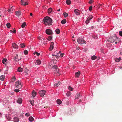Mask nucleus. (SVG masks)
Instances as JSON below:
<instances>
[{
	"label": "nucleus",
	"mask_w": 122,
	"mask_h": 122,
	"mask_svg": "<svg viewBox=\"0 0 122 122\" xmlns=\"http://www.w3.org/2000/svg\"><path fill=\"white\" fill-rule=\"evenodd\" d=\"M43 21L44 24L49 26L51 25L52 23V19L47 16L44 18Z\"/></svg>",
	"instance_id": "obj_1"
},
{
	"label": "nucleus",
	"mask_w": 122,
	"mask_h": 122,
	"mask_svg": "<svg viewBox=\"0 0 122 122\" xmlns=\"http://www.w3.org/2000/svg\"><path fill=\"white\" fill-rule=\"evenodd\" d=\"M117 38L116 36L114 35L113 36L110 37L108 39V41L112 43L116 40Z\"/></svg>",
	"instance_id": "obj_2"
},
{
	"label": "nucleus",
	"mask_w": 122,
	"mask_h": 122,
	"mask_svg": "<svg viewBox=\"0 0 122 122\" xmlns=\"http://www.w3.org/2000/svg\"><path fill=\"white\" fill-rule=\"evenodd\" d=\"M15 86L18 88H21L22 87V85L20 81H18L15 82Z\"/></svg>",
	"instance_id": "obj_3"
},
{
	"label": "nucleus",
	"mask_w": 122,
	"mask_h": 122,
	"mask_svg": "<svg viewBox=\"0 0 122 122\" xmlns=\"http://www.w3.org/2000/svg\"><path fill=\"white\" fill-rule=\"evenodd\" d=\"M77 41L78 43L80 44H86V41L84 40L81 37L79 38L77 40Z\"/></svg>",
	"instance_id": "obj_4"
},
{
	"label": "nucleus",
	"mask_w": 122,
	"mask_h": 122,
	"mask_svg": "<svg viewBox=\"0 0 122 122\" xmlns=\"http://www.w3.org/2000/svg\"><path fill=\"white\" fill-rule=\"evenodd\" d=\"M54 69H55V72L56 73L57 75V76H59V74L60 73V71L59 70V69L57 66L56 65H54Z\"/></svg>",
	"instance_id": "obj_5"
},
{
	"label": "nucleus",
	"mask_w": 122,
	"mask_h": 122,
	"mask_svg": "<svg viewBox=\"0 0 122 122\" xmlns=\"http://www.w3.org/2000/svg\"><path fill=\"white\" fill-rule=\"evenodd\" d=\"M21 59V57L20 56H18L17 54H16L14 58V60L15 61L18 62Z\"/></svg>",
	"instance_id": "obj_6"
},
{
	"label": "nucleus",
	"mask_w": 122,
	"mask_h": 122,
	"mask_svg": "<svg viewBox=\"0 0 122 122\" xmlns=\"http://www.w3.org/2000/svg\"><path fill=\"white\" fill-rule=\"evenodd\" d=\"M46 91L45 90H40L39 91V93L41 97H43L45 95Z\"/></svg>",
	"instance_id": "obj_7"
},
{
	"label": "nucleus",
	"mask_w": 122,
	"mask_h": 122,
	"mask_svg": "<svg viewBox=\"0 0 122 122\" xmlns=\"http://www.w3.org/2000/svg\"><path fill=\"white\" fill-rule=\"evenodd\" d=\"M46 33L48 35H51L53 33L52 31L49 29L46 30Z\"/></svg>",
	"instance_id": "obj_8"
},
{
	"label": "nucleus",
	"mask_w": 122,
	"mask_h": 122,
	"mask_svg": "<svg viewBox=\"0 0 122 122\" xmlns=\"http://www.w3.org/2000/svg\"><path fill=\"white\" fill-rule=\"evenodd\" d=\"M21 4L24 5H26L28 4V2L27 1H25L24 0H22L21 1Z\"/></svg>",
	"instance_id": "obj_9"
},
{
	"label": "nucleus",
	"mask_w": 122,
	"mask_h": 122,
	"mask_svg": "<svg viewBox=\"0 0 122 122\" xmlns=\"http://www.w3.org/2000/svg\"><path fill=\"white\" fill-rule=\"evenodd\" d=\"M52 63H51V62H50L48 64V67L50 68H54V66L55 65H53Z\"/></svg>",
	"instance_id": "obj_10"
},
{
	"label": "nucleus",
	"mask_w": 122,
	"mask_h": 122,
	"mask_svg": "<svg viewBox=\"0 0 122 122\" xmlns=\"http://www.w3.org/2000/svg\"><path fill=\"white\" fill-rule=\"evenodd\" d=\"M93 16L91 15L89 16L87 18L86 21V24H87L89 22V20L92 19Z\"/></svg>",
	"instance_id": "obj_11"
},
{
	"label": "nucleus",
	"mask_w": 122,
	"mask_h": 122,
	"mask_svg": "<svg viewBox=\"0 0 122 122\" xmlns=\"http://www.w3.org/2000/svg\"><path fill=\"white\" fill-rule=\"evenodd\" d=\"M21 11H17L16 13V15L18 17H19L20 15H21Z\"/></svg>",
	"instance_id": "obj_12"
},
{
	"label": "nucleus",
	"mask_w": 122,
	"mask_h": 122,
	"mask_svg": "<svg viewBox=\"0 0 122 122\" xmlns=\"http://www.w3.org/2000/svg\"><path fill=\"white\" fill-rule=\"evenodd\" d=\"M53 45H54V43L53 42H52L51 43L50 46L49 48V50H52L53 48Z\"/></svg>",
	"instance_id": "obj_13"
},
{
	"label": "nucleus",
	"mask_w": 122,
	"mask_h": 122,
	"mask_svg": "<svg viewBox=\"0 0 122 122\" xmlns=\"http://www.w3.org/2000/svg\"><path fill=\"white\" fill-rule=\"evenodd\" d=\"M76 15H79L80 14L79 10L77 9H75L74 11Z\"/></svg>",
	"instance_id": "obj_14"
},
{
	"label": "nucleus",
	"mask_w": 122,
	"mask_h": 122,
	"mask_svg": "<svg viewBox=\"0 0 122 122\" xmlns=\"http://www.w3.org/2000/svg\"><path fill=\"white\" fill-rule=\"evenodd\" d=\"M17 102L19 104H21L22 103V99L20 98H19L17 100Z\"/></svg>",
	"instance_id": "obj_15"
},
{
	"label": "nucleus",
	"mask_w": 122,
	"mask_h": 122,
	"mask_svg": "<svg viewBox=\"0 0 122 122\" xmlns=\"http://www.w3.org/2000/svg\"><path fill=\"white\" fill-rule=\"evenodd\" d=\"M12 46L14 48H17L18 47V46L16 45V44L15 43H13L12 44Z\"/></svg>",
	"instance_id": "obj_16"
},
{
	"label": "nucleus",
	"mask_w": 122,
	"mask_h": 122,
	"mask_svg": "<svg viewBox=\"0 0 122 122\" xmlns=\"http://www.w3.org/2000/svg\"><path fill=\"white\" fill-rule=\"evenodd\" d=\"M5 78V76L4 75H2L0 77V80H1L2 81L4 80Z\"/></svg>",
	"instance_id": "obj_17"
},
{
	"label": "nucleus",
	"mask_w": 122,
	"mask_h": 122,
	"mask_svg": "<svg viewBox=\"0 0 122 122\" xmlns=\"http://www.w3.org/2000/svg\"><path fill=\"white\" fill-rule=\"evenodd\" d=\"M61 83L60 81H58V82L55 83L54 85V86L56 87L58 86Z\"/></svg>",
	"instance_id": "obj_18"
},
{
	"label": "nucleus",
	"mask_w": 122,
	"mask_h": 122,
	"mask_svg": "<svg viewBox=\"0 0 122 122\" xmlns=\"http://www.w3.org/2000/svg\"><path fill=\"white\" fill-rule=\"evenodd\" d=\"M36 94V92H35V91L34 90L32 92V96L35 97Z\"/></svg>",
	"instance_id": "obj_19"
},
{
	"label": "nucleus",
	"mask_w": 122,
	"mask_h": 122,
	"mask_svg": "<svg viewBox=\"0 0 122 122\" xmlns=\"http://www.w3.org/2000/svg\"><path fill=\"white\" fill-rule=\"evenodd\" d=\"M7 61V59L6 58H5L3 59V60L2 61V63L4 64H5V62H6Z\"/></svg>",
	"instance_id": "obj_20"
},
{
	"label": "nucleus",
	"mask_w": 122,
	"mask_h": 122,
	"mask_svg": "<svg viewBox=\"0 0 122 122\" xmlns=\"http://www.w3.org/2000/svg\"><path fill=\"white\" fill-rule=\"evenodd\" d=\"M25 71L26 73L27 74L29 73L30 72V71L27 68H25Z\"/></svg>",
	"instance_id": "obj_21"
},
{
	"label": "nucleus",
	"mask_w": 122,
	"mask_h": 122,
	"mask_svg": "<svg viewBox=\"0 0 122 122\" xmlns=\"http://www.w3.org/2000/svg\"><path fill=\"white\" fill-rule=\"evenodd\" d=\"M59 54L60 56L59 57L61 56V57H62L63 56V55H64V53H61V51H60L59 52V53H58Z\"/></svg>",
	"instance_id": "obj_22"
},
{
	"label": "nucleus",
	"mask_w": 122,
	"mask_h": 122,
	"mask_svg": "<svg viewBox=\"0 0 122 122\" xmlns=\"http://www.w3.org/2000/svg\"><path fill=\"white\" fill-rule=\"evenodd\" d=\"M81 97V96L79 94V93H78L76 94L75 96L76 99H77L78 98H80Z\"/></svg>",
	"instance_id": "obj_23"
},
{
	"label": "nucleus",
	"mask_w": 122,
	"mask_h": 122,
	"mask_svg": "<svg viewBox=\"0 0 122 122\" xmlns=\"http://www.w3.org/2000/svg\"><path fill=\"white\" fill-rule=\"evenodd\" d=\"M19 118L16 117H15L14 118V121L15 122H18L19 121Z\"/></svg>",
	"instance_id": "obj_24"
},
{
	"label": "nucleus",
	"mask_w": 122,
	"mask_h": 122,
	"mask_svg": "<svg viewBox=\"0 0 122 122\" xmlns=\"http://www.w3.org/2000/svg\"><path fill=\"white\" fill-rule=\"evenodd\" d=\"M57 103L59 105L62 102L59 99H58L56 101Z\"/></svg>",
	"instance_id": "obj_25"
},
{
	"label": "nucleus",
	"mask_w": 122,
	"mask_h": 122,
	"mask_svg": "<svg viewBox=\"0 0 122 122\" xmlns=\"http://www.w3.org/2000/svg\"><path fill=\"white\" fill-rule=\"evenodd\" d=\"M12 8V6H11L10 7V9L8 10V11L9 12H10L11 10L12 11H13V9Z\"/></svg>",
	"instance_id": "obj_26"
},
{
	"label": "nucleus",
	"mask_w": 122,
	"mask_h": 122,
	"mask_svg": "<svg viewBox=\"0 0 122 122\" xmlns=\"http://www.w3.org/2000/svg\"><path fill=\"white\" fill-rule=\"evenodd\" d=\"M29 120L30 122H32L34 120V118L30 116L29 118Z\"/></svg>",
	"instance_id": "obj_27"
},
{
	"label": "nucleus",
	"mask_w": 122,
	"mask_h": 122,
	"mask_svg": "<svg viewBox=\"0 0 122 122\" xmlns=\"http://www.w3.org/2000/svg\"><path fill=\"white\" fill-rule=\"evenodd\" d=\"M80 71H78V72H76V73L75 75L77 77H78L80 75Z\"/></svg>",
	"instance_id": "obj_28"
},
{
	"label": "nucleus",
	"mask_w": 122,
	"mask_h": 122,
	"mask_svg": "<svg viewBox=\"0 0 122 122\" xmlns=\"http://www.w3.org/2000/svg\"><path fill=\"white\" fill-rule=\"evenodd\" d=\"M36 62L37 63V64L38 65L40 64L41 63V61H40V60H36Z\"/></svg>",
	"instance_id": "obj_29"
},
{
	"label": "nucleus",
	"mask_w": 122,
	"mask_h": 122,
	"mask_svg": "<svg viewBox=\"0 0 122 122\" xmlns=\"http://www.w3.org/2000/svg\"><path fill=\"white\" fill-rule=\"evenodd\" d=\"M56 59H54L51 61V62L53 64H55L56 62Z\"/></svg>",
	"instance_id": "obj_30"
},
{
	"label": "nucleus",
	"mask_w": 122,
	"mask_h": 122,
	"mask_svg": "<svg viewBox=\"0 0 122 122\" xmlns=\"http://www.w3.org/2000/svg\"><path fill=\"white\" fill-rule=\"evenodd\" d=\"M56 34H59L60 33V31L59 29H57L56 30Z\"/></svg>",
	"instance_id": "obj_31"
},
{
	"label": "nucleus",
	"mask_w": 122,
	"mask_h": 122,
	"mask_svg": "<svg viewBox=\"0 0 122 122\" xmlns=\"http://www.w3.org/2000/svg\"><path fill=\"white\" fill-rule=\"evenodd\" d=\"M23 69L21 67L19 68L17 70V71L18 72H20L22 71Z\"/></svg>",
	"instance_id": "obj_32"
},
{
	"label": "nucleus",
	"mask_w": 122,
	"mask_h": 122,
	"mask_svg": "<svg viewBox=\"0 0 122 122\" xmlns=\"http://www.w3.org/2000/svg\"><path fill=\"white\" fill-rule=\"evenodd\" d=\"M66 19H64L62 20L61 22V23L62 24H64L66 23Z\"/></svg>",
	"instance_id": "obj_33"
},
{
	"label": "nucleus",
	"mask_w": 122,
	"mask_h": 122,
	"mask_svg": "<svg viewBox=\"0 0 122 122\" xmlns=\"http://www.w3.org/2000/svg\"><path fill=\"white\" fill-rule=\"evenodd\" d=\"M71 92L70 91H69L67 92L66 94V95L67 96L69 97L71 95Z\"/></svg>",
	"instance_id": "obj_34"
},
{
	"label": "nucleus",
	"mask_w": 122,
	"mask_h": 122,
	"mask_svg": "<svg viewBox=\"0 0 122 122\" xmlns=\"http://www.w3.org/2000/svg\"><path fill=\"white\" fill-rule=\"evenodd\" d=\"M66 4L68 5H69L71 4V1L70 0H67L66 1Z\"/></svg>",
	"instance_id": "obj_35"
},
{
	"label": "nucleus",
	"mask_w": 122,
	"mask_h": 122,
	"mask_svg": "<svg viewBox=\"0 0 122 122\" xmlns=\"http://www.w3.org/2000/svg\"><path fill=\"white\" fill-rule=\"evenodd\" d=\"M63 14L64 17H67L68 15V13H66V12L64 13Z\"/></svg>",
	"instance_id": "obj_36"
},
{
	"label": "nucleus",
	"mask_w": 122,
	"mask_h": 122,
	"mask_svg": "<svg viewBox=\"0 0 122 122\" xmlns=\"http://www.w3.org/2000/svg\"><path fill=\"white\" fill-rule=\"evenodd\" d=\"M52 56H55L56 57V58H58L60 56L59 55V54L58 53H57L56 54V55H53L52 54Z\"/></svg>",
	"instance_id": "obj_37"
},
{
	"label": "nucleus",
	"mask_w": 122,
	"mask_h": 122,
	"mask_svg": "<svg viewBox=\"0 0 122 122\" xmlns=\"http://www.w3.org/2000/svg\"><path fill=\"white\" fill-rule=\"evenodd\" d=\"M11 25L10 23H8L6 24V26L7 28H9L10 27Z\"/></svg>",
	"instance_id": "obj_38"
},
{
	"label": "nucleus",
	"mask_w": 122,
	"mask_h": 122,
	"mask_svg": "<svg viewBox=\"0 0 122 122\" xmlns=\"http://www.w3.org/2000/svg\"><path fill=\"white\" fill-rule=\"evenodd\" d=\"M30 102L32 106H33L34 105V102L33 100H30Z\"/></svg>",
	"instance_id": "obj_39"
},
{
	"label": "nucleus",
	"mask_w": 122,
	"mask_h": 122,
	"mask_svg": "<svg viewBox=\"0 0 122 122\" xmlns=\"http://www.w3.org/2000/svg\"><path fill=\"white\" fill-rule=\"evenodd\" d=\"M52 11V9L51 8H50L48 9V13H51Z\"/></svg>",
	"instance_id": "obj_40"
},
{
	"label": "nucleus",
	"mask_w": 122,
	"mask_h": 122,
	"mask_svg": "<svg viewBox=\"0 0 122 122\" xmlns=\"http://www.w3.org/2000/svg\"><path fill=\"white\" fill-rule=\"evenodd\" d=\"M26 25V23L25 22H24L21 25V26L22 28H24L25 27Z\"/></svg>",
	"instance_id": "obj_41"
},
{
	"label": "nucleus",
	"mask_w": 122,
	"mask_h": 122,
	"mask_svg": "<svg viewBox=\"0 0 122 122\" xmlns=\"http://www.w3.org/2000/svg\"><path fill=\"white\" fill-rule=\"evenodd\" d=\"M34 55H36L37 56H39L40 55V54L36 51L34 53Z\"/></svg>",
	"instance_id": "obj_42"
},
{
	"label": "nucleus",
	"mask_w": 122,
	"mask_h": 122,
	"mask_svg": "<svg viewBox=\"0 0 122 122\" xmlns=\"http://www.w3.org/2000/svg\"><path fill=\"white\" fill-rule=\"evenodd\" d=\"M97 58V57L95 56H93L91 57V59L93 60L96 59Z\"/></svg>",
	"instance_id": "obj_43"
},
{
	"label": "nucleus",
	"mask_w": 122,
	"mask_h": 122,
	"mask_svg": "<svg viewBox=\"0 0 122 122\" xmlns=\"http://www.w3.org/2000/svg\"><path fill=\"white\" fill-rule=\"evenodd\" d=\"M5 117L7 120H10V117L8 115H6L5 116Z\"/></svg>",
	"instance_id": "obj_44"
},
{
	"label": "nucleus",
	"mask_w": 122,
	"mask_h": 122,
	"mask_svg": "<svg viewBox=\"0 0 122 122\" xmlns=\"http://www.w3.org/2000/svg\"><path fill=\"white\" fill-rule=\"evenodd\" d=\"M21 46L20 47L21 48H24L25 47V46L24 43H21L20 44Z\"/></svg>",
	"instance_id": "obj_45"
},
{
	"label": "nucleus",
	"mask_w": 122,
	"mask_h": 122,
	"mask_svg": "<svg viewBox=\"0 0 122 122\" xmlns=\"http://www.w3.org/2000/svg\"><path fill=\"white\" fill-rule=\"evenodd\" d=\"M52 39V37L51 36H49L48 37V38L47 40L49 41H50Z\"/></svg>",
	"instance_id": "obj_46"
},
{
	"label": "nucleus",
	"mask_w": 122,
	"mask_h": 122,
	"mask_svg": "<svg viewBox=\"0 0 122 122\" xmlns=\"http://www.w3.org/2000/svg\"><path fill=\"white\" fill-rule=\"evenodd\" d=\"M28 51L27 50H25L24 51V53L25 55H26L28 54Z\"/></svg>",
	"instance_id": "obj_47"
},
{
	"label": "nucleus",
	"mask_w": 122,
	"mask_h": 122,
	"mask_svg": "<svg viewBox=\"0 0 122 122\" xmlns=\"http://www.w3.org/2000/svg\"><path fill=\"white\" fill-rule=\"evenodd\" d=\"M93 2V0H90L88 2V3L90 4H92Z\"/></svg>",
	"instance_id": "obj_48"
},
{
	"label": "nucleus",
	"mask_w": 122,
	"mask_h": 122,
	"mask_svg": "<svg viewBox=\"0 0 122 122\" xmlns=\"http://www.w3.org/2000/svg\"><path fill=\"white\" fill-rule=\"evenodd\" d=\"M68 89L70 91H72L73 90V88L71 87L70 86H69Z\"/></svg>",
	"instance_id": "obj_49"
},
{
	"label": "nucleus",
	"mask_w": 122,
	"mask_h": 122,
	"mask_svg": "<svg viewBox=\"0 0 122 122\" xmlns=\"http://www.w3.org/2000/svg\"><path fill=\"white\" fill-rule=\"evenodd\" d=\"M92 6H90L89 8V10L90 11H91L92 9Z\"/></svg>",
	"instance_id": "obj_50"
},
{
	"label": "nucleus",
	"mask_w": 122,
	"mask_h": 122,
	"mask_svg": "<svg viewBox=\"0 0 122 122\" xmlns=\"http://www.w3.org/2000/svg\"><path fill=\"white\" fill-rule=\"evenodd\" d=\"M16 79L15 77V76L13 77L12 79V81H13L14 82V81Z\"/></svg>",
	"instance_id": "obj_51"
},
{
	"label": "nucleus",
	"mask_w": 122,
	"mask_h": 122,
	"mask_svg": "<svg viewBox=\"0 0 122 122\" xmlns=\"http://www.w3.org/2000/svg\"><path fill=\"white\" fill-rule=\"evenodd\" d=\"M30 114L29 113H26L25 114V115L27 117L28 116L30 115Z\"/></svg>",
	"instance_id": "obj_52"
},
{
	"label": "nucleus",
	"mask_w": 122,
	"mask_h": 122,
	"mask_svg": "<svg viewBox=\"0 0 122 122\" xmlns=\"http://www.w3.org/2000/svg\"><path fill=\"white\" fill-rule=\"evenodd\" d=\"M19 91H20V90L18 89H15L14 90V91L15 92H19Z\"/></svg>",
	"instance_id": "obj_53"
},
{
	"label": "nucleus",
	"mask_w": 122,
	"mask_h": 122,
	"mask_svg": "<svg viewBox=\"0 0 122 122\" xmlns=\"http://www.w3.org/2000/svg\"><path fill=\"white\" fill-rule=\"evenodd\" d=\"M119 35L120 36H122V31H119Z\"/></svg>",
	"instance_id": "obj_54"
},
{
	"label": "nucleus",
	"mask_w": 122,
	"mask_h": 122,
	"mask_svg": "<svg viewBox=\"0 0 122 122\" xmlns=\"http://www.w3.org/2000/svg\"><path fill=\"white\" fill-rule=\"evenodd\" d=\"M115 61L116 62H118L119 61V60L118 59V58H116L115 59Z\"/></svg>",
	"instance_id": "obj_55"
},
{
	"label": "nucleus",
	"mask_w": 122,
	"mask_h": 122,
	"mask_svg": "<svg viewBox=\"0 0 122 122\" xmlns=\"http://www.w3.org/2000/svg\"><path fill=\"white\" fill-rule=\"evenodd\" d=\"M102 4H100L99 5V8L100 9H101L102 8Z\"/></svg>",
	"instance_id": "obj_56"
},
{
	"label": "nucleus",
	"mask_w": 122,
	"mask_h": 122,
	"mask_svg": "<svg viewBox=\"0 0 122 122\" xmlns=\"http://www.w3.org/2000/svg\"><path fill=\"white\" fill-rule=\"evenodd\" d=\"M13 32L14 33H16V30H13Z\"/></svg>",
	"instance_id": "obj_57"
},
{
	"label": "nucleus",
	"mask_w": 122,
	"mask_h": 122,
	"mask_svg": "<svg viewBox=\"0 0 122 122\" xmlns=\"http://www.w3.org/2000/svg\"><path fill=\"white\" fill-rule=\"evenodd\" d=\"M120 53L122 55V50H121L120 51Z\"/></svg>",
	"instance_id": "obj_58"
},
{
	"label": "nucleus",
	"mask_w": 122,
	"mask_h": 122,
	"mask_svg": "<svg viewBox=\"0 0 122 122\" xmlns=\"http://www.w3.org/2000/svg\"><path fill=\"white\" fill-rule=\"evenodd\" d=\"M93 37L94 39H96L97 38V36H93Z\"/></svg>",
	"instance_id": "obj_59"
},
{
	"label": "nucleus",
	"mask_w": 122,
	"mask_h": 122,
	"mask_svg": "<svg viewBox=\"0 0 122 122\" xmlns=\"http://www.w3.org/2000/svg\"><path fill=\"white\" fill-rule=\"evenodd\" d=\"M118 59L119 60V61L121 60V58L119 57V59Z\"/></svg>",
	"instance_id": "obj_60"
},
{
	"label": "nucleus",
	"mask_w": 122,
	"mask_h": 122,
	"mask_svg": "<svg viewBox=\"0 0 122 122\" xmlns=\"http://www.w3.org/2000/svg\"><path fill=\"white\" fill-rule=\"evenodd\" d=\"M32 15H33V14L32 13H30V15L31 16H32Z\"/></svg>",
	"instance_id": "obj_61"
},
{
	"label": "nucleus",
	"mask_w": 122,
	"mask_h": 122,
	"mask_svg": "<svg viewBox=\"0 0 122 122\" xmlns=\"http://www.w3.org/2000/svg\"><path fill=\"white\" fill-rule=\"evenodd\" d=\"M76 49L77 50H79V47H77L76 48Z\"/></svg>",
	"instance_id": "obj_62"
},
{
	"label": "nucleus",
	"mask_w": 122,
	"mask_h": 122,
	"mask_svg": "<svg viewBox=\"0 0 122 122\" xmlns=\"http://www.w3.org/2000/svg\"><path fill=\"white\" fill-rule=\"evenodd\" d=\"M60 9H58V10H57V11H60Z\"/></svg>",
	"instance_id": "obj_63"
},
{
	"label": "nucleus",
	"mask_w": 122,
	"mask_h": 122,
	"mask_svg": "<svg viewBox=\"0 0 122 122\" xmlns=\"http://www.w3.org/2000/svg\"><path fill=\"white\" fill-rule=\"evenodd\" d=\"M44 107L45 108H46L47 107V106H46Z\"/></svg>",
	"instance_id": "obj_64"
}]
</instances>
